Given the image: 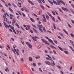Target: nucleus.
<instances>
[{"label": "nucleus", "mask_w": 74, "mask_h": 74, "mask_svg": "<svg viewBox=\"0 0 74 74\" xmlns=\"http://www.w3.org/2000/svg\"><path fill=\"white\" fill-rule=\"evenodd\" d=\"M53 63H51V65L52 66H55V63H54V61H53Z\"/></svg>", "instance_id": "f8f14e48"}, {"label": "nucleus", "mask_w": 74, "mask_h": 74, "mask_svg": "<svg viewBox=\"0 0 74 74\" xmlns=\"http://www.w3.org/2000/svg\"><path fill=\"white\" fill-rule=\"evenodd\" d=\"M54 42L56 44H58V42H57L56 40H54Z\"/></svg>", "instance_id": "6e6d98bb"}, {"label": "nucleus", "mask_w": 74, "mask_h": 74, "mask_svg": "<svg viewBox=\"0 0 74 74\" xmlns=\"http://www.w3.org/2000/svg\"><path fill=\"white\" fill-rule=\"evenodd\" d=\"M37 26L39 27L40 28H42V26L41 25H40L39 24H38L37 25Z\"/></svg>", "instance_id": "2eb2a0df"}, {"label": "nucleus", "mask_w": 74, "mask_h": 74, "mask_svg": "<svg viewBox=\"0 0 74 74\" xmlns=\"http://www.w3.org/2000/svg\"><path fill=\"white\" fill-rule=\"evenodd\" d=\"M53 53H54L55 54H56V51H55V50H53Z\"/></svg>", "instance_id": "3c124183"}, {"label": "nucleus", "mask_w": 74, "mask_h": 74, "mask_svg": "<svg viewBox=\"0 0 74 74\" xmlns=\"http://www.w3.org/2000/svg\"><path fill=\"white\" fill-rule=\"evenodd\" d=\"M63 30L64 32L66 34L68 35V33H67V32L66 30H64V29H63Z\"/></svg>", "instance_id": "5701e85b"}, {"label": "nucleus", "mask_w": 74, "mask_h": 74, "mask_svg": "<svg viewBox=\"0 0 74 74\" xmlns=\"http://www.w3.org/2000/svg\"><path fill=\"white\" fill-rule=\"evenodd\" d=\"M48 1L49 3L50 4H51L52 5H53V2L52 1H50L49 0H48Z\"/></svg>", "instance_id": "bb28decb"}, {"label": "nucleus", "mask_w": 74, "mask_h": 74, "mask_svg": "<svg viewBox=\"0 0 74 74\" xmlns=\"http://www.w3.org/2000/svg\"><path fill=\"white\" fill-rule=\"evenodd\" d=\"M60 3H62V4H63V5H65V3H64V2L62 0H60Z\"/></svg>", "instance_id": "ddd939ff"}, {"label": "nucleus", "mask_w": 74, "mask_h": 74, "mask_svg": "<svg viewBox=\"0 0 74 74\" xmlns=\"http://www.w3.org/2000/svg\"><path fill=\"white\" fill-rule=\"evenodd\" d=\"M46 18L47 19H48V20L49 19V16H46Z\"/></svg>", "instance_id": "de8ad7c7"}, {"label": "nucleus", "mask_w": 74, "mask_h": 74, "mask_svg": "<svg viewBox=\"0 0 74 74\" xmlns=\"http://www.w3.org/2000/svg\"><path fill=\"white\" fill-rule=\"evenodd\" d=\"M53 3H54V4H56V5H57V2L55 1L54 0H53Z\"/></svg>", "instance_id": "c85d7f7f"}, {"label": "nucleus", "mask_w": 74, "mask_h": 74, "mask_svg": "<svg viewBox=\"0 0 74 74\" xmlns=\"http://www.w3.org/2000/svg\"><path fill=\"white\" fill-rule=\"evenodd\" d=\"M7 47L9 49V50H10V49H10V46L8 45H7Z\"/></svg>", "instance_id": "ea45409f"}, {"label": "nucleus", "mask_w": 74, "mask_h": 74, "mask_svg": "<svg viewBox=\"0 0 74 74\" xmlns=\"http://www.w3.org/2000/svg\"><path fill=\"white\" fill-rule=\"evenodd\" d=\"M7 71H9V69H8V68H7V69H5V71L7 72Z\"/></svg>", "instance_id": "09e8293b"}, {"label": "nucleus", "mask_w": 74, "mask_h": 74, "mask_svg": "<svg viewBox=\"0 0 74 74\" xmlns=\"http://www.w3.org/2000/svg\"><path fill=\"white\" fill-rule=\"evenodd\" d=\"M30 19L32 22L34 23L36 21H35L34 20V19L32 18H30Z\"/></svg>", "instance_id": "9d476101"}, {"label": "nucleus", "mask_w": 74, "mask_h": 74, "mask_svg": "<svg viewBox=\"0 0 74 74\" xmlns=\"http://www.w3.org/2000/svg\"><path fill=\"white\" fill-rule=\"evenodd\" d=\"M62 9L65 11H66V12H67V11H68V9H67L64 7L62 8Z\"/></svg>", "instance_id": "0eeeda50"}, {"label": "nucleus", "mask_w": 74, "mask_h": 74, "mask_svg": "<svg viewBox=\"0 0 74 74\" xmlns=\"http://www.w3.org/2000/svg\"><path fill=\"white\" fill-rule=\"evenodd\" d=\"M39 30L42 33H43V31H42V29H41L40 28H39Z\"/></svg>", "instance_id": "f704fd0d"}, {"label": "nucleus", "mask_w": 74, "mask_h": 74, "mask_svg": "<svg viewBox=\"0 0 74 74\" xmlns=\"http://www.w3.org/2000/svg\"><path fill=\"white\" fill-rule=\"evenodd\" d=\"M26 44L28 45V46L30 48H31V49H32V45L31 44H30L29 42H26Z\"/></svg>", "instance_id": "f257e3e1"}, {"label": "nucleus", "mask_w": 74, "mask_h": 74, "mask_svg": "<svg viewBox=\"0 0 74 74\" xmlns=\"http://www.w3.org/2000/svg\"><path fill=\"white\" fill-rule=\"evenodd\" d=\"M32 39H33V40H34V41H37V40L35 39V38H34V37H32Z\"/></svg>", "instance_id": "c756f323"}, {"label": "nucleus", "mask_w": 74, "mask_h": 74, "mask_svg": "<svg viewBox=\"0 0 74 74\" xmlns=\"http://www.w3.org/2000/svg\"><path fill=\"white\" fill-rule=\"evenodd\" d=\"M70 35L71 37H72L73 38H74V35H73V34L72 33Z\"/></svg>", "instance_id": "c9c22d12"}, {"label": "nucleus", "mask_w": 74, "mask_h": 74, "mask_svg": "<svg viewBox=\"0 0 74 74\" xmlns=\"http://www.w3.org/2000/svg\"><path fill=\"white\" fill-rule=\"evenodd\" d=\"M43 30L44 32H46V30L45 29V27H43Z\"/></svg>", "instance_id": "473e14b6"}, {"label": "nucleus", "mask_w": 74, "mask_h": 74, "mask_svg": "<svg viewBox=\"0 0 74 74\" xmlns=\"http://www.w3.org/2000/svg\"><path fill=\"white\" fill-rule=\"evenodd\" d=\"M51 12L53 14V15H55L56 14H55V12H54L53 11H52Z\"/></svg>", "instance_id": "7c9ffc66"}, {"label": "nucleus", "mask_w": 74, "mask_h": 74, "mask_svg": "<svg viewBox=\"0 0 74 74\" xmlns=\"http://www.w3.org/2000/svg\"><path fill=\"white\" fill-rule=\"evenodd\" d=\"M21 3L18 2V5L19 7H21Z\"/></svg>", "instance_id": "a211bd4d"}, {"label": "nucleus", "mask_w": 74, "mask_h": 74, "mask_svg": "<svg viewBox=\"0 0 74 74\" xmlns=\"http://www.w3.org/2000/svg\"><path fill=\"white\" fill-rule=\"evenodd\" d=\"M57 0V5H60L61 3L60 2V1L59 0Z\"/></svg>", "instance_id": "6e6552de"}, {"label": "nucleus", "mask_w": 74, "mask_h": 74, "mask_svg": "<svg viewBox=\"0 0 74 74\" xmlns=\"http://www.w3.org/2000/svg\"><path fill=\"white\" fill-rule=\"evenodd\" d=\"M3 17L4 18V19H6V17H7V15H6V14L5 13L4 14V15H3Z\"/></svg>", "instance_id": "4468645a"}, {"label": "nucleus", "mask_w": 74, "mask_h": 74, "mask_svg": "<svg viewBox=\"0 0 74 74\" xmlns=\"http://www.w3.org/2000/svg\"><path fill=\"white\" fill-rule=\"evenodd\" d=\"M47 56L50 59H51V57L49 55H48Z\"/></svg>", "instance_id": "13d9d810"}, {"label": "nucleus", "mask_w": 74, "mask_h": 74, "mask_svg": "<svg viewBox=\"0 0 74 74\" xmlns=\"http://www.w3.org/2000/svg\"><path fill=\"white\" fill-rule=\"evenodd\" d=\"M40 6L41 7V8H42V10L45 9L44 6L42 5H40Z\"/></svg>", "instance_id": "dca6fc26"}, {"label": "nucleus", "mask_w": 74, "mask_h": 74, "mask_svg": "<svg viewBox=\"0 0 74 74\" xmlns=\"http://www.w3.org/2000/svg\"><path fill=\"white\" fill-rule=\"evenodd\" d=\"M57 36L58 38H59V39H61V37H60V36Z\"/></svg>", "instance_id": "052dcab7"}, {"label": "nucleus", "mask_w": 74, "mask_h": 74, "mask_svg": "<svg viewBox=\"0 0 74 74\" xmlns=\"http://www.w3.org/2000/svg\"><path fill=\"white\" fill-rule=\"evenodd\" d=\"M49 53H53V52L51 51H49Z\"/></svg>", "instance_id": "338daca9"}, {"label": "nucleus", "mask_w": 74, "mask_h": 74, "mask_svg": "<svg viewBox=\"0 0 74 74\" xmlns=\"http://www.w3.org/2000/svg\"><path fill=\"white\" fill-rule=\"evenodd\" d=\"M11 29H12V30H14V27H11Z\"/></svg>", "instance_id": "0e129e2a"}, {"label": "nucleus", "mask_w": 74, "mask_h": 74, "mask_svg": "<svg viewBox=\"0 0 74 74\" xmlns=\"http://www.w3.org/2000/svg\"><path fill=\"white\" fill-rule=\"evenodd\" d=\"M59 34H60V35L61 36H62V37H64V36H63V34H62V33H59Z\"/></svg>", "instance_id": "a19ab883"}, {"label": "nucleus", "mask_w": 74, "mask_h": 74, "mask_svg": "<svg viewBox=\"0 0 74 74\" xmlns=\"http://www.w3.org/2000/svg\"><path fill=\"white\" fill-rule=\"evenodd\" d=\"M37 1H38L39 3H40V4H42V3L41 0H37Z\"/></svg>", "instance_id": "72a5a7b5"}, {"label": "nucleus", "mask_w": 74, "mask_h": 74, "mask_svg": "<svg viewBox=\"0 0 74 74\" xmlns=\"http://www.w3.org/2000/svg\"><path fill=\"white\" fill-rule=\"evenodd\" d=\"M16 22V20H15V19L14 18L12 21V24L13 25H14V24Z\"/></svg>", "instance_id": "20e7f679"}, {"label": "nucleus", "mask_w": 74, "mask_h": 74, "mask_svg": "<svg viewBox=\"0 0 74 74\" xmlns=\"http://www.w3.org/2000/svg\"><path fill=\"white\" fill-rule=\"evenodd\" d=\"M46 59H47V60H50V59L48 57L46 58Z\"/></svg>", "instance_id": "5fc2aeb1"}, {"label": "nucleus", "mask_w": 74, "mask_h": 74, "mask_svg": "<svg viewBox=\"0 0 74 74\" xmlns=\"http://www.w3.org/2000/svg\"><path fill=\"white\" fill-rule=\"evenodd\" d=\"M36 59H40V56H37L35 57Z\"/></svg>", "instance_id": "393cba45"}, {"label": "nucleus", "mask_w": 74, "mask_h": 74, "mask_svg": "<svg viewBox=\"0 0 74 74\" xmlns=\"http://www.w3.org/2000/svg\"><path fill=\"white\" fill-rule=\"evenodd\" d=\"M58 18L59 21H62V20H61V19H60V17H59V16H58Z\"/></svg>", "instance_id": "37998d69"}, {"label": "nucleus", "mask_w": 74, "mask_h": 74, "mask_svg": "<svg viewBox=\"0 0 74 74\" xmlns=\"http://www.w3.org/2000/svg\"><path fill=\"white\" fill-rule=\"evenodd\" d=\"M8 5L9 6H10V7H11V4L10 3H8Z\"/></svg>", "instance_id": "e2e57ef3"}, {"label": "nucleus", "mask_w": 74, "mask_h": 74, "mask_svg": "<svg viewBox=\"0 0 74 74\" xmlns=\"http://www.w3.org/2000/svg\"><path fill=\"white\" fill-rule=\"evenodd\" d=\"M33 66H34V67H36V64L35 63H33Z\"/></svg>", "instance_id": "864d4df0"}, {"label": "nucleus", "mask_w": 74, "mask_h": 74, "mask_svg": "<svg viewBox=\"0 0 74 74\" xmlns=\"http://www.w3.org/2000/svg\"><path fill=\"white\" fill-rule=\"evenodd\" d=\"M70 42H71V43L72 45L73 46V48L74 49V45L73 44L74 43V42L73 41L70 40Z\"/></svg>", "instance_id": "1a4fd4ad"}, {"label": "nucleus", "mask_w": 74, "mask_h": 74, "mask_svg": "<svg viewBox=\"0 0 74 74\" xmlns=\"http://www.w3.org/2000/svg\"><path fill=\"white\" fill-rule=\"evenodd\" d=\"M57 67L58 68H59L60 69H61V67H60V66L58 65L57 66Z\"/></svg>", "instance_id": "c03bdc74"}, {"label": "nucleus", "mask_w": 74, "mask_h": 74, "mask_svg": "<svg viewBox=\"0 0 74 74\" xmlns=\"http://www.w3.org/2000/svg\"><path fill=\"white\" fill-rule=\"evenodd\" d=\"M51 18L52 20L53 21L55 22H56V21H55V18H54L52 16L51 17Z\"/></svg>", "instance_id": "f3484780"}, {"label": "nucleus", "mask_w": 74, "mask_h": 74, "mask_svg": "<svg viewBox=\"0 0 74 74\" xmlns=\"http://www.w3.org/2000/svg\"><path fill=\"white\" fill-rule=\"evenodd\" d=\"M0 48H1V49H3V48H4V47L0 46Z\"/></svg>", "instance_id": "69168bd1"}, {"label": "nucleus", "mask_w": 74, "mask_h": 74, "mask_svg": "<svg viewBox=\"0 0 74 74\" xmlns=\"http://www.w3.org/2000/svg\"><path fill=\"white\" fill-rule=\"evenodd\" d=\"M69 47L70 48H71V50H72V51H73V52H74V49H73L72 47H71V46H69Z\"/></svg>", "instance_id": "79ce46f5"}, {"label": "nucleus", "mask_w": 74, "mask_h": 74, "mask_svg": "<svg viewBox=\"0 0 74 74\" xmlns=\"http://www.w3.org/2000/svg\"><path fill=\"white\" fill-rule=\"evenodd\" d=\"M21 62H23L24 60H23V58H21Z\"/></svg>", "instance_id": "4d7b16f0"}, {"label": "nucleus", "mask_w": 74, "mask_h": 74, "mask_svg": "<svg viewBox=\"0 0 74 74\" xmlns=\"http://www.w3.org/2000/svg\"><path fill=\"white\" fill-rule=\"evenodd\" d=\"M64 52L66 54H68L69 53L68 52V51H64Z\"/></svg>", "instance_id": "4c0bfd02"}, {"label": "nucleus", "mask_w": 74, "mask_h": 74, "mask_svg": "<svg viewBox=\"0 0 74 74\" xmlns=\"http://www.w3.org/2000/svg\"><path fill=\"white\" fill-rule=\"evenodd\" d=\"M5 26L6 28H9V26L8 25H6Z\"/></svg>", "instance_id": "8fccbe9b"}, {"label": "nucleus", "mask_w": 74, "mask_h": 74, "mask_svg": "<svg viewBox=\"0 0 74 74\" xmlns=\"http://www.w3.org/2000/svg\"><path fill=\"white\" fill-rule=\"evenodd\" d=\"M25 11H26V12H29V9L26 8H25Z\"/></svg>", "instance_id": "b1692460"}, {"label": "nucleus", "mask_w": 74, "mask_h": 74, "mask_svg": "<svg viewBox=\"0 0 74 74\" xmlns=\"http://www.w3.org/2000/svg\"><path fill=\"white\" fill-rule=\"evenodd\" d=\"M68 26L70 28H71V25H69V24H68Z\"/></svg>", "instance_id": "bf43d9fd"}, {"label": "nucleus", "mask_w": 74, "mask_h": 74, "mask_svg": "<svg viewBox=\"0 0 74 74\" xmlns=\"http://www.w3.org/2000/svg\"><path fill=\"white\" fill-rule=\"evenodd\" d=\"M27 28H28V29L29 30H30V26L29 25H27Z\"/></svg>", "instance_id": "2f4dec72"}, {"label": "nucleus", "mask_w": 74, "mask_h": 74, "mask_svg": "<svg viewBox=\"0 0 74 74\" xmlns=\"http://www.w3.org/2000/svg\"><path fill=\"white\" fill-rule=\"evenodd\" d=\"M58 47L59 49L61 50V51H63L64 50L62 48L60 47L59 46H58Z\"/></svg>", "instance_id": "aec40b11"}, {"label": "nucleus", "mask_w": 74, "mask_h": 74, "mask_svg": "<svg viewBox=\"0 0 74 74\" xmlns=\"http://www.w3.org/2000/svg\"><path fill=\"white\" fill-rule=\"evenodd\" d=\"M37 48H38V49L40 48H41V46H40V45H39Z\"/></svg>", "instance_id": "49530a36"}, {"label": "nucleus", "mask_w": 74, "mask_h": 74, "mask_svg": "<svg viewBox=\"0 0 74 74\" xmlns=\"http://www.w3.org/2000/svg\"><path fill=\"white\" fill-rule=\"evenodd\" d=\"M47 47V48L48 49H49V50H51V48H50L49 47Z\"/></svg>", "instance_id": "680f3d73"}, {"label": "nucleus", "mask_w": 74, "mask_h": 74, "mask_svg": "<svg viewBox=\"0 0 74 74\" xmlns=\"http://www.w3.org/2000/svg\"><path fill=\"white\" fill-rule=\"evenodd\" d=\"M32 26L34 27V28H35V29H37V27L36 26H35L33 24H32Z\"/></svg>", "instance_id": "cd10ccee"}, {"label": "nucleus", "mask_w": 74, "mask_h": 74, "mask_svg": "<svg viewBox=\"0 0 74 74\" xmlns=\"http://www.w3.org/2000/svg\"><path fill=\"white\" fill-rule=\"evenodd\" d=\"M18 12L20 15H22V14H21V13L20 11H18Z\"/></svg>", "instance_id": "a18cd8bd"}, {"label": "nucleus", "mask_w": 74, "mask_h": 74, "mask_svg": "<svg viewBox=\"0 0 74 74\" xmlns=\"http://www.w3.org/2000/svg\"><path fill=\"white\" fill-rule=\"evenodd\" d=\"M49 42H50V43H51V44H53V45H55V44L54 43H53V41L52 40L49 39Z\"/></svg>", "instance_id": "7ed1b4c3"}, {"label": "nucleus", "mask_w": 74, "mask_h": 74, "mask_svg": "<svg viewBox=\"0 0 74 74\" xmlns=\"http://www.w3.org/2000/svg\"><path fill=\"white\" fill-rule=\"evenodd\" d=\"M43 22H47V21L46 20V18H45L43 20Z\"/></svg>", "instance_id": "58836bf2"}, {"label": "nucleus", "mask_w": 74, "mask_h": 74, "mask_svg": "<svg viewBox=\"0 0 74 74\" xmlns=\"http://www.w3.org/2000/svg\"><path fill=\"white\" fill-rule=\"evenodd\" d=\"M59 10L60 11V12H62V13H63V12L62 11V10H61L60 9H59Z\"/></svg>", "instance_id": "603ef678"}, {"label": "nucleus", "mask_w": 74, "mask_h": 74, "mask_svg": "<svg viewBox=\"0 0 74 74\" xmlns=\"http://www.w3.org/2000/svg\"><path fill=\"white\" fill-rule=\"evenodd\" d=\"M41 40L42 42H45V43L46 44H47V45H49V43L47 42V41L45 40L44 39H41Z\"/></svg>", "instance_id": "f03ea898"}, {"label": "nucleus", "mask_w": 74, "mask_h": 74, "mask_svg": "<svg viewBox=\"0 0 74 74\" xmlns=\"http://www.w3.org/2000/svg\"><path fill=\"white\" fill-rule=\"evenodd\" d=\"M47 14L49 16H50V17H51L52 15H51V14H50L48 12H47Z\"/></svg>", "instance_id": "412c9836"}, {"label": "nucleus", "mask_w": 74, "mask_h": 74, "mask_svg": "<svg viewBox=\"0 0 74 74\" xmlns=\"http://www.w3.org/2000/svg\"><path fill=\"white\" fill-rule=\"evenodd\" d=\"M33 30L35 32V33H38V31H37V30H36L35 29H34V28H33Z\"/></svg>", "instance_id": "6ab92c4d"}, {"label": "nucleus", "mask_w": 74, "mask_h": 74, "mask_svg": "<svg viewBox=\"0 0 74 74\" xmlns=\"http://www.w3.org/2000/svg\"><path fill=\"white\" fill-rule=\"evenodd\" d=\"M46 64H48V65H51V64L48 61H46L45 62Z\"/></svg>", "instance_id": "39448f33"}, {"label": "nucleus", "mask_w": 74, "mask_h": 74, "mask_svg": "<svg viewBox=\"0 0 74 74\" xmlns=\"http://www.w3.org/2000/svg\"><path fill=\"white\" fill-rule=\"evenodd\" d=\"M71 11L74 14V11L73 10H71Z\"/></svg>", "instance_id": "774afa93"}, {"label": "nucleus", "mask_w": 74, "mask_h": 74, "mask_svg": "<svg viewBox=\"0 0 74 74\" xmlns=\"http://www.w3.org/2000/svg\"><path fill=\"white\" fill-rule=\"evenodd\" d=\"M28 2H29V3L31 4L32 5H34V3L33 2H32V1H30V0H28Z\"/></svg>", "instance_id": "423d86ee"}, {"label": "nucleus", "mask_w": 74, "mask_h": 74, "mask_svg": "<svg viewBox=\"0 0 74 74\" xmlns=\"http://www.w3.org/2000/svg\"><path fill=\"white\" fill-rule=\"evenodd\" d=\"M29 61H30L31 62H32L33 60V59H32V58L31 57H29Z\"/></svg>", "instance_id": "4be33fe9"}, {"label": "nucleus", "mask_w": 74, "mask_h": 74, "mask_svg": "<svg viewBox=\"0 0 74 74\" xmlns=\"http://www.w3.org/2000/svg\"><path fill=\"white\" fill-rule=\"evenodd\" d=\"M53 27L54 29H56V27L55 26V24H53Z\"/></svg>", "instance_id": "e433bc0d"}, {"label": "nucleus", "mask_w": 74, "mask_h": 74, "mask_svg": "<svg viewBox=\"0 0 74 74\" xmlns=\"http://www.w3.org/2000/svg\"><path fill=\"white\" fill-rule=\"evenodd\" d=\"M9 10L10 11H11V12H13V10H12V9H11V8H10V7H9Z\"/></svg>", "instance_id": "a878e982"}, {"label": "nucleus", "mask_w": 74, "mask_h": 74, "mask_svg": "<svg viewBox=\"0 0 74 74\" xmlns=\"http://www.w3.org/2000/svg\"><path fill=\"white\" fill-rule=\"evenodd\" d=\"M50 47L51 48H53V49H56V47H55L53 46L50 45Z\"/></svg>", "instance_id": "9b49d317"}]
</instances>
